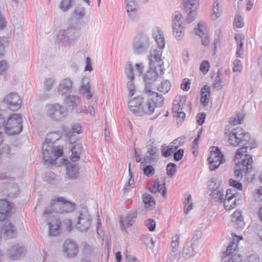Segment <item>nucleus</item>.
Segmentation results:
<instances>
[{
  "instance_id": "obj_1",
  "label": "nucleus",
  "mask_w": 262,
  "mask_h": 262,
  "mask_svg": "<svg viewBox=\"0 0 262 262\" xmlns=\"http://www.w3.org/2000/svg\"><path fill=\"white\" fill-rule=\"evenodd\" d=\"M60 137L58 133H52L47 135L46 143L42 145V155L44 160L49 164L54 163L57 158L62 156L63 150L60 147L56 148L51 143Z\"/></svg>"
},
{
  "instance_id": "obj_2",
  "label": "nucleus",
  "mask_w": 262,
  "mask_h": 262,
  "mask_svg": "<svg viewBox=\"0 0 262 262\" xmlns=\"http://www.w3.org/2000/svg\"><path fill=\"white\" fill-rule=\"evenodd\" d=\"M144 97L137 96L129 100L128 107L130 111L137 116L152 114L156 106V103L150 100L144 102Z\"/></svg>"
},
{
  "instance_id": "obj_3",
  "label": "nucleus",
  "mask_w": 262,
  "mask_h": 262,
  "mask_svg": "<svg viewBox=\"0 0 262 262\" xmlns=\"http://www.w3.org/2000/svg\"><path fill=\"white\" fill-rule=\"evenodd\" d=\"M74 209V204L66 201L62 196H55L51 200L50 204L46 207L43 214L47 216L53 213L70 212L73 211Z\"/></svg>"
},
{
  "instance_id": "obj_4",
  "label": "nucleus",
  "mask_w": 262,
  "mask_h": 262,
  "mask_svg": "<svg viewBox=\"0 0 262 262\" xmlns=\"http://www.w3.org/2000/svg\"><path fill=\"white\" fill-rule=\"evenodd\" d=\"M254 147L245 146L238 148L234 156V161L235 165L239 164V167L243 169L245 173L248 172L252 168L253 164L252 157L247 154V149H252Z\"/></svg>"
},
{
  "instance_id": "obj_5",
  "label": "nucleus",
  "mask_w": 262,
  "mask_h": 262,
  "mask_svg": "<svg viewBox=\"0 0 262 262\" xmlns=\"http://www.w3.org/2000/svg\"><path fill=\"white\" fill-rule=\"evenodd\" d=\"M144 97L147 100L155 102L156 106H161L162 105L164 97L162 93L163 90V82H161V85L158 87V90L161 93H156L152 91L151 84L152 82L144 81Z\"/></svg>"
},
{
  "instance_id": "obj_6",
  "label": "nucleus",
  "mask_w": 262,
  "mask_h": 262,
  "mask_svg": "<svg viewBox=\"0 0 262 262\" xmlns=\"http://www.w3.org/2000/svg\"><path fill=\"white\" fill-rule=\"evenodd\" d=\"M250 138L248 133H245L241 127H237L232 129L228 135V141L230 144L233 146L239 145H247Z\"/></svg>"
},
{
  "instance_id": "obj_7",
  "label": "nucleus",
  "mask_w": 262,
  "mask_h": 262,
  "mask_svg": "<svg viewBox=\"0 0 262 262\" xmlns=\"http://www.w3.org/2000/svg\"><path fill=\"white\" fill-rule=\"evenodd\" d=\"M149 45V37L147 35L143 33L138 34L133 41V52L136 55L143 54L148 49Z\"/></svg>"
},
{
  "instance_id": "obj_8",
  "label": "nucleus",
  "mask_w": 262,
  "mask_h": 262,
  "mask_svg": "<svg viewBox=\"0 0 262 262\" xmlns=\"http://www.w3.org/2000/svg\"><path fill=\"white\" fill-rule=\"evenodd\" d=\"M7 134H18L22 130L21 116L19 114H13L8 119L4 127Z\"/></svg>"
},
{
  "instance_id": "obj_9",
  "label": "nucleus",
  "mask_w": 262,
  "mask_h": 262,
  "mask_svg": "<svg viewBox=\"0 0 262 262\" xmlns=\"http://www.w3.org/2000/svg\"><path fill=\"white\" fill-rule=\"evenodd\" d=\"M79 36L75 26H69L66 30H61L59 37L65 47H70L74 44Z\"/></svg>"
},
{
  "instance_id": "obj_10",
  "label": "nucleus",
  "mask_w": 262,
  "mask_h": 262,
  "mask_svg": "<svg viewBox=\"0 0 262 262\" xmlns=\"http://www.w3.org/2000/svg\"><path fill=\"white\" fill-rule=\"evenodd\" d=\"M163 48L158 46L156 49L151 50L149 56V66L157 67V69L160 70L161 73L164 70V61L162 57Z\"/></svg>"
},
{
  "instance_id": "obj_11",
  "label": "nucleus",
  "mask_w": 262,
  "mask_h": 262,
  "mask_svg": "<svg viewBox=\"0 0 262 262\" xmlns=\"http://www.w3.org/2000/svg\"><path fill=\"white\" fill-rule=\"evenodd\" d=\"M47 115L51 119L59 120L67 115L65 107L58 103L46 106Z\"/></svg>"
},
{
  "instance_id": "obj_12",
  "label": "nucleus",
  "mask_w": 262,
  "mask_h": 262,
  "mask_svg": "<svg viewBox=\"0 0 262 262\" xmlns=\"http://www.w3.org/2000/svg\"><path fill=\"white\" fill-rule=\"evenodd\" d=\"M182 15L180 12H176L173 17V35L178 40H181L184 36L185 29L182 26Z\"/></svg>"
},
{
  "instance_id": "obj_13",
  "label": "nucleus",
  "mask_w": 262,
  "mask_h": 262,
  "mask_svg": "<svg viewBox=\"0 0 262 262\" xmlns=\"http://www.w3.org/2000/svg\"><path fill=\"white\" fill-rule=\"evenodd\" d=\"M208 162L210 164L209 168L211 170H214L225 162L223 155L218 147H213L210 151V156L208 158Z\"/></svg>"
},
{
  "instance_id": "obj_14",
  "label": "nucleus",
  "mask_w": 262,
  "mask_h": 262,
  "mask_svg": "<svg viewBox=\"0 0 262 262\" xmlns=\"http://www.w3.org/2000/svg\"><path fill=\"white\" fill-rule=\"evenodd\" d=\"M124 73L128 80L126 84V88L128 91V97H132L134 95L136 90L134 83L135 76L133 67L130 62L128 61L126 63L124 68Z\"/></svg>"
},
{
  "instance_id": "obj_15",
  "label": "nucleus",
  "mask_w": 262,
  "mask_h": 262,
  "mask_svg": "<svg viewBox=\"0 0 262 262\" xmlns=\"http://www.w3.org/2000/svg\"><path fill=\"white\" fill-rule=\"evenodd\" d=\"M76 228L80 232L86 231L92 225V219L87 211L81 212L75 222Z\"/></svg>"
},
{
  "instance_id": "obj_16",
  "label": "nucleus",
  "mask_w": 262,
  "mask_h": 262,
  "mask_svg": "<svg viewBox=\"0 0 262 262\" xmlns=\"http://www.w3.org/2000/svg\"><path fill=\"white\" fill-rule=\"evenodd\" d=\"M147 150L143 158V162L145 163H152L157 161L159 156L158 149L156 146L154 140L149 139L146 146Z\"/></svg>"
},
{
  "instance_id": "obj_17",
  "label": "nucleus",
  "mask_w": 262,
  "mask_h": 262,
  "mask_svg": "<svg viewBox=\"0 0 262 262\" xmlns=\"http://www.w3.org/2000/svg\"><path fill=\"white\" fill-rule=\"evenodd\" d=\"M187 99V97L186 96H177L173 102L172 112L183 111L186 109H189L190 112L192 109V104L191 102H188L186 104Z\"/></svg>"
},
{
  "instance_id": "obj_18",
  "label": "nucleus",
  "mask_w": 262,
  "mask_h": 262,
  "mask_svg": "<svg viewBox=\"0 0 262 262\" xmlns=\"http://www.w3.org/2000/svg\"><path fill=\"white\" fill-rule=\"evenodd\" d=\"M0 227L1 233H3L5 238L10 239L16 236V228L10 221L3 222L0 225Z\"/></svg>"
},
{
  "instance_id": "obj_19",
  "label": "nucleus",
  "mask_w": 262,
  "mask_h": 262,
  "mask_svg": "<svg viewBox=\"0 0 262 262\" xmlns=\"http://www.w3.org/2000/svg\"><path fill=\"white\" fill-rule=\"evenodd\" d=\"M4 102L7 104L9 109L12 111L17 110L20 107L21 100L16 93H11L4 99Z\"/></svg>"
},
{
  "instance_id": "obj_20",
  "label": "nucleus",
  "mask_w": 262,
  "mask_h": 262,
  "mask_svg": "<svg viewBox=\"0 0 262 262\" xmlns=\"http://www.w3.org/2000/svg\"><path fill=\"white\" fill-rule=\"evenodd\" d=\"M63 250L68 257L72 258L77 256L79 249L76 242L71 239H67L64 243Z\"/></svg>"
},
{
  "instance_id": "obj_21",
  "label": "nucleus",
  "mask_w": 262,
  "mask_h": 262,
  "mask_svg": "<svg viewBox=\"0 0 262 262\" xmlns=\"http://www.w3.org/2000/svg\"><path fill=\"white\" fill-rule=\"evenodd\" d=\"M13 204L5 200H0V221H4L12 213Z\"/></svg>"
},
{
  "instance_id": "obj_22",
  "label": "nucleus",
  "mask_w": 262,
  "mask_h": 262,
  "mask_svg": "<svg viewBox=\"0 0 262 262\" xmlns=\"http://www.w3.org/2000/svg\"><path fill=\"white\" fill-rule=\"evenodd\" d=\"M162 75H163V71L161 73L160 70L157 69V67L150 66L149 69L143 74L142 77L143 81L153 82Z\"/></svg>"
},
{
  "instance_id": "obj_23",
  "label": "nucleus",
  "mask_w": 262,
  "mask_h": 262,
  "mask_svg": "<svg viewBox=\"0 0 262 262\" xmlns=\"http://www.w3.org/2000/svg\"><path fill=\"white\" fill-rule=\"evenodd\" d=\"M26 251L25 247L21 244H16L8 250V256L12 260L19 258Z\"/></svg>"
},
{
  "instance_id": "obj_24",
  "label": "nucleus",
  "mask_w": 262,
  "mask_h": 262,
  "mask_svg": "<svg viewBox=\"0 0 262 262\" xmlns=\"http://www.w3.org/2000/svg\"><path fill=\"white\" fill-rule=\"evenodd\" d=\"M79 92L81 94H85L88 99H90L92 98V94L91 92L90 79L88 77H84L82 78Z\"/></svg>"
},
{
  "instance_id": "obj_25",
  "label": "nucleus",
  "mask_w": 262,
  "mask_h": 262,
  "mask_svg": "<svg viewBox=\"0 0 262 262\" xmlns=\"http://www.w3.org/2000/svg\"><path fill=\"white\" fill-rule=\"evenodd\" d=\"M72 90V82L69 79L66 78L61 80L59 84L58 92L62 95L69 94Z\"/></svg>"
},
{
  "instance_id": "obj_26",
  "label": "nucleus",
  "mask_w": 262,
  "mask_h": 262,
  "mask_svg": "<svg viewBox=\"0 0 262 262\" xmlns=\"http://www.w3.org/2000/svg\"><path fill=\"white\" fill-rule=\"evenodd\" d=\"M153 36L159 47H164V35L163 31L158 27L153 29Z\"/></svg>"
},
{
  "instance_id": "obj_27",
  "label": "nucleus",
  "mask_w": 262,
  "mask_h": 262,
  "mask_svg": "<svg viewBox=\"0 0 262 262\" xmlns=\"http://www.w3.org/2000/svg\"><path fill=\"white\" fill-rule=\"evenodd\" d=\"M232 222L235 223L236 228L239 229L243 228L245 226L243 216L241 211L236 210L232 214Z\"/></svg>"
},
{
  "instance_id": "obj_28",
  "label": "nucleus",
  "mask_w": 262,
  "mask_h": 262,
  "mask_svg": "<svg viewBox=\"0 0 262 262\" xmlns=\"http://www.w3.org/2000/svg\"><path fill=\"white\" fill-rule=\"evenodd\" d=\"M210 90V87L206 85L202 88L200 101L204 106L207 105L209 102Z\"/></svg>"
},
{
  "instance_id": "obj_29",
  "label": "nucleus",
  "mask_w": 262,
  "mask_h": 262,
  "mask_svg": "<svg viewBox=\"0 0 262 262\" xmlns=\"http://www.w3.org/2000/svg\"><path fill=\"white\" fill-rule=\"evenodd\" d=\"M238 237H237L236 238H234L233 241L227 246L224 256H229V258H231L232 255L234 254H237L236 253H235V251L237 248V243L238 242Z\"/></svg>"
},
{
  "instance_id": "obj_30",
  "label": "nucleus",
  "mask_w": 262,
  "mask_h": 262,
  "mask_svg": "<svg viewBox=\"0 0 262 262\" xmlns=\"http://www.w3.org/2000/svg\"><path fill=\"white\" fill-rule=\"evenodd\" d=\"M235 39L237 44L236 50V55L238 57H242L244 53L243 45L244 37L242 34H236L235 36Z\"/></svg>"
},
{
  "instance_id": "obj_31",
  "label": "nucleus",
  "mask_w": 262,
  "mask_h": 262,
  "mask_svg": "<svg viewBox=\"0 0 262 262\" xmlns=\"http://www.w3.org/2000/svg\"><path fill=\"white\" fill-rule=\"evenodd\" d=\"M78 174V168L76 164H69L67 166V174L70 179H74Z\"/></svg>"
},
{
  "instance_id": "obj_32",
  "label": "nucleus",
  "mask_w": 262,
  "mask_h": 262,
  "mask_svg": "<svg viewBox=\"0 0 262 262\" xmlns=\"http://www.w3.org/2000/svg\"><path fill=\"white\" fill-rule=\"evenodd\" d=\"M82 147L79 144L75 145L71 149V159L73 162L78 161L81 154Z\"/></svg>"
},
{
  "instance_id": "obj_33",
  "label": "nucleus",
  "mask_w": 262,
  "mask_h": 262,
  "mask_svg": "<svg viewBox=\"0 0 262 262\" xmlns=\"http://www.w3.org/2000/svg\"><path fill=\"white\" fill-rule=\"evenodd\" d=\"M126 5L127 12L130 16H134L137 10V6L134 0H124Z\"/></svg>"
},
{
  "instance_id": "obj_34",
  "label": "nucleus",
  "mask_w": 262,
  "mask_h": 262,
  "mask_svg": "<svg viewBox=\"0 0 262 262\" xmlns=\"http://www.w3.org/2000/svg\"><path fill=\"white\" fill-rule=\"evenodd\" d=\"M61 222L56 221V223L53 224L49 223V235L50 236H56L59 233L60 227Z\"/></svg>"
},
{
  "instance_id": "obj_35",
  "label": "nucleus",
  "mask_w": 262,
  "mask_h": 262,
  "mask_svg": "<svg viewBox=\"0 0 262 262\" xmlns=\"http://www.w3.org/2000/svg\"><path fill=\"white\" fill-rule=\"evenodd\" d=\"M225 208L227 210H231L236 205V199L235 198L225 197L223 201Z\"/></svg>"
},
{
  "instance_id": "obj_36",
  "label": "nucleus",
  "mask_w": 262,
  "mask_h": 262,
  "mask_svg": "<svg viewBox=\"0 0 262 262\" xmlns=\"http://www.w3.org/2000/svg\"><path fill=\"white\" fill-rule=\"evenodd\" d=\"M210 195L212 197L215 201L222 203L224 198V192L222 189L219 188L212 190V192L210 193Z\"/></svg>"
},
{
  "instance_id": "obj_37",
  "label": "nucleus",
  "mask_w": 262,
  "mask_h": 262,
  "mask_svg": "<svg viewBox=\"0 0 262 262\" xmlns=\"http://www.w3.org/2000/svg\"><path fill=\"white\" fill-rule=\"evenodd\" d=\"M142 199L146 208H151L155 206V201L150 194L148 193L143 194Z\"/></svg>"
},
{
  "instance_id": "obj_38",
  "label": "nucleus",
  "mask_w": 262,
  "mask_h": 262,
  "mask_svg": "<svg viewBox=\"0 0 262 262\" xmlns=\"http://www.w3.org/2000/svg\"><path fill=\"white\" fill-rule=\"evenodd\" d=\"M213 14L212 18L213 19H216L219 18L222 14V10L220 6L217 1H216L213 6Z\"/></svg>"
},
{
  "instance_id": "obj_39",
  "label": "nucleus",
  "mask_w": 262,
  "mask_h": 262,
  "mask_svg": "<svg viewBox=\"0 0 262 262\" xmlns=\"http://www.w3.org/2000/svg\"><path fill=\"white\" fill-rule=\"evenodd\" d=\"M184 212L188 214L190 211L192 209V200L190 194H186V198L184 202Z\"/></svg>"
},
{
  "instance_id": "obj_40",
  "label": "nucleus",
  "mask_w": 262,
  "mask_h": 262,
  "mask_svg": "<svg viewBox=\"0 0 262 262\" xmlns=\"http://www.w3.org/2000/svg\"><path fill=\"white\" fill-rule=\"evenodd\" d=\"M150 190L153 193L160 192L161 195L164 196V184H160L159 180L157 179L155 181L153 186L150 188Z\"/></svg>"
},
{
  "instance_id": "obj_41",
  "label": "nucleus",
  "mask_w": 262,
  "mask_h": 262,
  "mask_svg": "<svg viewBox=\"0 0 262 262\" xmlns=\"http://www.w3.org/2000/svg\"><path fill=\"white\" fill-rule=\"evenodd\" d=\"M182 255L186 259H188L193 255V248L192 244H187L184 247Z\"/></svg>"
},
{
  "instance_id": "obj_42",
  "label": "nucleus",
  "mask_w": 262,
  "mask_h": 262,
  "mask_svg": "<svg viewBox=\"0 0 262 262\" xmlns=\"http://www.w3.org/2000/svg\"><path fill=\"white\" fill-rule=\"evenodd\" d=\"M81 133V127L79 124L74 123L72 125V130H69L66 132L67 136L71 138L74 134H79Z\"/></svg>"
},
{
  "instance_id": "obj_43",
  "label": "nucleus",
  "mask_w": 262,
  "mask_h": 262,
  "mask_svg": "<svg viewBox=\"0 0 262 262\" xmlns=\"http://www.w3.org/2000/svg\"><path fill=\"white\" fill-rule=\"evenodd\" d=\"M180 234H176L171 237V247L172 252H176L178 251L179 245Z\"/></svg>"
},
{
  "instance_id": "obj_44",
  "label": "nucleus",
  "mask_w": 262,
  "mask_h": 262,
  "mask_svg": "<svg viewBox=\"0 0 262 262\" xmlns=\"http://www.w3.org/2000/svg\"><path fill=\"white\" fill-rule=\"evenodd\" d=\"M244 120V116L242 114H237L231 117L229 123L231 125H235L241 124Z\"/></svg>"
},
{
  "instance_id": "obj_45",
  "label": "nucleus",
  "mask_w": 262,
  "mask_h": 262,
  "mask_svg": "<svg viewBox=\"0 0 262 262\" xmlns=\"http://www.w3.org/2000/svg\"><path fill=\"white\" fill-rule=\"evenodd\" d=\"M130 166V163H129L128 171H129L130 177L128 180V182L125 183V184L123 187V191L124 192L129 190V189H131V188H133L134 187V180L133 179H132L133 176L131 175Z\"/></svg>"
},
{
  "instance_id": "obj_46",
  "label": "nucleus",
  "mask_w": 262,
  "mask_h": 262,
  "mask_svg": "<svg viewBox=\"0 0 262 262\" xmlns=\"http://www.w3.org/2000/svg\"><path fill=\"white\" fill-rule=\"evenodd\" d=\"M80 102V98L78 96L74 95L69 96L67 98V103L69 106H76Z\"/></svg>"
},
{
  "instance_id": "obj_47",
  "label": "nucleus",
  "mask_w": 262,
  "mask_h": 262,
  "mask_svg": "<svg viewBox=\"0 0 262 262\" xmlns=\"http://www.w3.org/2000/svg\"><path fill=\"white\" fill-rule=\"evenodd\" d=\"M141 240L144 244L150 249H152L154 247V242L151 237L148 235H142L141 237Z\"/></svg>"
},
{
  "instance_id": "obj_48",
  "label": "nucleus",
  "mask_w": 262,
  "mask_h": 262,
  "mask_svg": "<svg viewBox=\"0 0 262 262\" xmlns=\"http://www.w3.org/2000/svg\"><path fill=\"white\" fill-rule=\"evenodd\" d=\"M137 215V213L136 212L129 213L125 221V224L128 226H131L134 223Z\"/></svg>"
},
{
  "instance_id": "obj_49",
  "label": "nucleus",
  "mask_w": 262,
  "mask_h": 262,
  "mask_svg": "<svg viewBox=\"0 0 262 262\" xmlns=\"http://www.w3.org/2000/svg\"><path fill=\"white\" fill-rule=\"evenodd\" d=\"M74 0H62L60 3V8L63 11H66L72 6Z\"/></svg>"
},
{
  "instance_id": "obj_50",
  "label": "nucleus",
  "mask_w": 262,
  "mask_h": 262,
  "mask_svg": "<svg viewBox=\"0 0 262 262\" xmlns=\"http://www.w3.org/2000/svg\"><path fill=\"white\" fill-rule=\"evenodd\" d=\"M173 116L176 118L177 124H181L185 119L186 114L184 111H178V112H172Z\"/></svg>"
},
{
  "instance_id": "obj_51",
  "label": "nucleus",
  "mask_w": 262,
  "mask_h": 262,
  "mask_svg": "<svg viewBox=\"0 0 262 262\" xmlns=\"http://www.w3.org/2000/svg\"><path fill=\"white\" fill-rule=\"evenodd\" d=\"M75 17L78 19L82 18L85 14V9L82 6H78L74 11Z\"/></svg>"
},
{
  "instance_id": "obj_52",
  "label": "nucleus",
  "mask_w": 262,
  "mask_h": 262,
  "mask_svg": "<svg viewBox=\"0 0 262 262\" xmlns=\"http://www.w3.org/2000/svg\"><path fill=\"white\" fill-rule=\"evenodd\" d=\"M206 30V25L204 22L200 21L198 24V28L194 29V33L196 35L201 36L204 35Z\"/></svg>"
},
{
  "instance_id": "obj_53",
  "label": "nucleus",
  "mask_w": 262,
  "mask_h": 262,
  "mask_svg": "<svg viewBox=\"0 0 262 262\" xmlns=\"http://www.w3.org/2000/svg\"><path fill=\"white\" fill-rule=\"evenodd\" d=\"M222 260L224 262H242V259L239 254H234L231 258L229 256H223Z\"/></svg>"
},
{
  "instance_id": "obj_54",
  "label": "nucleus",
  "mask_w": 262,
  "mask_h": 262,
  "mask_svg": "<svg viewBox=\"0 0 262 262\" xmlns=\"http://www.w3.org/2000/svg\"><path fill=\"white\" fill-rule=\"evenodd\" d=\"M177 170V165L174 163H170L167 165L166 171L168 176H173Z\"/></svg>"
},
{
  "instance_id": "obj_55",
  "label": "nucleus",
  "mask_w": 262,
  "mask_h": 262,
  "mask_svg": "<svg viewBox=\"0 0 262 262\" xmlns=\"http://www.w3.org/2000/svg\"><path fill=\"white\" fill-rule=\"evenodd\" d=\"M224 84V81L220 75L219 71L217 72V74L215 77V80L214 83V87L218 89H221Z\"/></svg>"
},
{
  "instance_id": "obj_56",
  "label": "nucleus",
  "mask_w": 262,
  "mask_h": 262,
  "mask_svg": "<svg viewBox=\"0 0 262 262\" xmlns=\"http://www.w3.org/2000/svg\"><path fill=\"white\" fill-rule=\"evenodd\" d=\"M244 172L243 169L239 167V164L235 165L234 169V176L237 180L242 179L243 178V173Z\"/></svg>"
},
{
  "instance_id": "obj_57",
  "label": "nucleus",
  "mask_w": 262,
  "mask_h": 262,
  "mask_svg": "<svg viewBox=\"0 0 262 262\" xmlns=\"http://www.w3.org/2000/svg\"><path fill=\"white\" fill-rule=\"evenodd\" d=\"M144 225L150 231H153L156 227V222L152 219H148L145 221Z\"/></svg>"
},
{
  "instance_id": "obj_58",
  "label": "nucleus",
  "mask_w": 262,
  "mask_h": 262,
  "mask_svg": "<svg viewBox=\"0 0 262 262\" xmlns=\"http://www.w3.org/2000/svg\"><path fill=\"white\" fill-rule=\"evenodd\" d=\"M233 72H240L242 70V64L239 59L235 60L233 62Z\"/></svg>"
},
{
  "instance_id": "obj_59",
  "label": "nucleus",
  "mask_w": 262,
  "mask_h": 262,
  "mask_svg": "<svg viewBox=\"0 0 262 262\" xmlns=\"http://www.w3.org/2000/svg\"><path fill=\"white\" fill-rule=\"evenodd\" d=\"M144 174L147 177H151L155 173V169L152 166L148 165L143 169Z\"/></svg>"
},
{
  "instance_id": "obj_60",
  "label": "nucleus",
  "mask_w": 262,
  "mask_h": 262,
  "mask_svg": "<svg viewBox=\"0 0 262 262\" xmlns=\"http://www.w3.org/2000/svg\"><path fill=\"white\" fill-rule=\"evenodd\" d=\"M196 9L195 8L189 9L190 11L186 18L187 21L188 23L192 21L195 18L196 16V11L195 10Z\"/></svg>"
},
{
  "instance_id": "obj_61",
  "label": "nucleus",
  "mask_w": 262,
  "mask_h": 262,
  "mask_svg": "<svg viewBox=\"0 0 262 262\" xmlns=\"http://www.w3.org/2000/svg\"><path fill=\"white\" fill-rule=\"evenodd\" d=\"M210 68L209 63L207 60H204L202 62L200 66V71L205 74L209 71Z\"/></svg>"
},
{
  "instance_id": "obj_62",
  "label": "nucleus",
  "mask_w": 262,
  "mask_h": 262,
  "mask_svg": "<svg viewBox=\"0 0 262 262\" xmlns=\"http://www.w3.org/2000/svg\"><path fill=\"white\" fill-rule=\"evenodd\" d=\"M177 146L170 143L165 151V157H167L172 155V154L177 149Z\"/></svg>"
},
{
  "instance_id": "obj_63",
  "label": "nucleus",
  "mask_w": 262,
  "mask_h": 262,
  "mask_svg": "<svg viewBox=\"0 0 262 262\" xmlns=\"http://www.w3.org/2000/svg\"><path fill=\"white\" fill-rule=\"evenodd\" d=\"M254 197L257 201H262V186L255 190Z\"/></svg>"
},
{
  "instance_id": "obj_64",
  "label": "nucleus",
  "mask_w": 262,
  "mask_h": 262,
  "mask_svg": "<svg viewBox=\"0 0 262 262\" xmlns=\"http://www.w3.org/2000/svg\"><path fill=\"white\" fill-rule=\"evenodd\" d=\"M54 83V80L52 78H47L45 80L44 82V89L49 91Z\"/></svg>"
}]
</instances>
